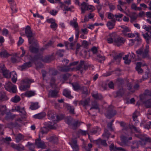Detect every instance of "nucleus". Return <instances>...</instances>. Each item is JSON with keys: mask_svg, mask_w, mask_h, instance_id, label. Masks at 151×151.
Returning <instances> with one entry per match:
<instances>
[{"mask_svg": "<svg viewBox=\"0 0 151 151\" xmlns=\"http://www.w3.org/2000/svg\"><path fill=\"white\" fill-rule=\"evenodd\" d=\"M34 82L32 79L26 78L22 80L21 82L20 86L19 88L21 90L25 91L27 88L30 87V84L31 83Z\"/></svg>", "mask_w": 151, "mask_h": 151, "instance_id": "1", "label": "nucleus"}, {"mask_svg": "<svg viewBox=\"0 0 151 151\" xmlns=\"http://www.w3.org/2000/svg\"><path fill=\"white\" fill-rule=\"evenodd\" d=\"M4 87L6 90L12 93H16L17 91V87L15 85L13 84L10 82L6 83Z\"/></svg>", "mask_w": 151, "mask_h": 151, "instance_id": "2", "label": "nucleus"}, {"mask_svg": "<svg viewBox=\"0 0 151 151\" xmlns=\"http://www.w3.org/2000/svg\"><path fill=\"white\" fill-rule=\"evenodd\" d=\"M116 114V111L113 106H110L108 108L107 113L106 114V116L108 118L111 119Z\"/></svg>", "mask_w": 151, "mask_h": 151, "instance_id": "3", "label": "nucleus"}, {"mask_svg": "<svg viewBox=\"0 0 151 151\" xmlns=\"http://www.w3.org/2000/svg\"><path fill=\"white\" fill-rule=\"evenodd\" d=\"M88 66L87 64L85 63V62L83 60H81L79 64L77 66L76 69L77 70H80L81 73H83V70H87L88 68Z\"/></svg>", "mask_w": 151, "mask_h": 151, "instance_id": "4", "label": "nucleus"}, {"mask_svg": "<svg viewBox=\"0 0 151 151\" xmlns=\"http://www.w3.org/2000/svg\"><path fill=\"white\" fill-rule=\"evenodd\" d=\"M34 56H37V59L34 62V63L36 66V69H38L40 68H42L43 65L41 63L37 62L39 61L42 60L43 57L42 54H38L35 55Z\"/></svg>", "mask_w": 151, "mask_h": 151, "instance_id": "5", "label": "nucleus"}, {"mask_svg": "<svg viewBox=\"0 0 151 151\" xmlns=\"http://www.w3.org/2000/svg\"><path fill=\"white\" fill-rule=\"evenodd\" d=\"M37 57V56H34L33 57L31 55L29 56L28 59L29 61V62L24 63L26 65V67L27 68L32 66V63H34V62H35L38 59Z\"/></svg>", "mask_w": 151, "mask_h": 151, "instance_id": "6", "label": "nucleus"}, {"mask_svg": "<svg viewBox=\"0 0 151 151\" xmlns=\"http://www.w3.org/2000/svg\"><path fill=\"white\" fill-rule=\"evenodd\" d=\"M126 40L122 37H119L115 38L114 40V44L117 46H120L123 44Z\"/></svg>", "mask_w": 151, "mask_h": 151, "instance_id": "7", "label": "nucleus"}, {"mask_svg": "<svg viewBox=\"0 0 151 151\" xmlns=\"http://www.w3.org/2000/svg\"><path fill=\"white\" fill-rule=\"evenodd\" d=\"M144 53L145 51L143 49V48L142 47L140 48L139 49L137 50L136 52V53L137 54V55L138 56H142V58H150V57L149 55H147L146 56H144Z\"/></svg>", "mask_w": 151, "mask_h": 151, "instance_id": "8", "label": "nucleus"}, {"mask_svg": "<svg viewBox=\"0 0 151 151\" xmlns=\"http://www.w3.org/2000/svg\"><path fill=\"white\" fill-rule=\"evenodd\" d=\"M25 35L28 38V39L33 36V34L31 29L30 27L29 26H26L25 29Z\"/></svg>", "mask_w": 151, "mask_h": 151, "instance_id": "9", "label": "nucleus"}, {"mask_svg": "<svg viewBox=\"0 0 151 151\" xmlns=\"http://www.w3.org/2000/svg\"><path fill=\"white\" fill-rule=\"evenodd\" d=\"M46 127L50 129H55L57 126V124L55 122H46L45 123Z\"/></svg>", "mask_w": 151, "mask_h": 151, "instance_id": "10", "label": "nucleus"}, {"mask_svg": "<svg viewBox=\"0 0 151 151\" xmlns=\"http://www.w3.org/2000/svg\"><path fill=\"white\" fill-rule=\"evenodd\" d=\"M139 142L141 145H145L148 143L151 142V139L149 137H146L144 135L141 140L139 141Z\"/></svg>", "mask_w": 151, "mask_h": 151, "instance_id": "11", "label": "nucleus"}, {"mask_svg": "<svg viewBox=\"0 0 151 151\" xmlns=\"http://www.w3.org/2000/svg\"><path fill=\"white\" fill-rule=\"evenodd\" d=\"M95 143L96 144L99 146L102 145L104 146H107L108 145L106 142V141L105 140H103L100 138L95 140Z\"/></svg>", "mask_w": 151, "mask_h": 151, "instance_id": "12", "label": "nucleus"}, {"mask_svg": "<svg viewBox=\"0 0 151 151\" xmlns=\"http://www.w3.org/2000/svg\"><path fill=\"white\" fill-rule=\"evenodd\" d=\"M11 147L19 151L23 150H24V147L21 144H12L11 145Z\"/></svg>", "mask_w": 151, "mask_h": 151, "instance_id": "13", "label": "nucleus"}, {"mask_svg": "<svg viewBox=\"0 0 151 151\" xmlns=\"http://www.w3.org/2000/svg\"><path fill=\"white\" fill-rule=\"evenodd\" d=\"M58 70L63 72H68L70 71V68L69 65L67 66L65 65L63 66H59L58 67Z\"/></svg>", "mask_w": 151, "mask_h": 151, "instance_id": "14", "label": "nucleus"}, {"mask_svg": "<svg viewBox=\"0 0 151 151\" xmlns=\"http://www.w3.org/2000/svg\"><path fill=\"white\" fill-rule=\"evenodd\" d=\"M58 91L56 90L50 91H49L48 97H49L56 98L58 96Z\"/></svg>", "mask_w": 151, "mask_h": 151, "instance_id": "15", "label": "nucleus"}, {"mask_svg": "<svg viewBox=\"0 0 151 151\" xmlns=\"http://www.w3.org/2000/svg\"><path fill=\"white\" fill-rule=\"evenodd\" d=\"M125 92V89H124L123 88H122L116 91V95L115 96V97L116 98L117 97H121L124 94Z\"/></svg>", "mask_w": 151, "mask_h": 151, "instance_id": "16", "label": "nucleus"}, {"mask_svg": "<svg viewBox=\"0 0 151 151\" xmlns=\"http://www.w3.org/2000/svg\"><path fill=\"white\" fill-rule=\"evenodd\" d=\"M39 47L38 45L37 46L30 45L29 47V49L30 52L33 53H37L39 51Z\"/></svg>", "mask_w": 151, "mask_h": 151, "instance_id": "17", "label": "nucleus"}, {"mask_svg": "<svg viewBox=\"0 0 151 151\" xmlns=\"http://www.w3.org/2000/svg\"><path fill=\"white\" fill-rule=\"evenodd\" d=\"M28 42L29 44H31V45H33V46H37L38 45L37 40L32 37L28 39Z\"/></svg>", "mask_w": 151, "mask_h": 151, "instance_id": "18", "label": "nucleus"}, {"mask_svg": "<svg viewBox=\"0 0 151 151\" xmlns=\"http://www.w3.org/2000/svg\"><path fill=\"white\" fill-rule=\"evenodd\" d=\"M65 107L70 114H75L74 112L75 108L73 106H70L68 104H66L65 105Z\"/></svg>", "mask_w": 151, "mask_h": 151, "instance_id": "19", "label": "nucleus"}, {"mask_svg": "<svg viewBox=\"0 0 151 151\" xmlns=\"http://www.w3.org/2000/svg\"><path fill=\"white\" fill-rule=\"evenodd\" d=\"M8 98L6 94L5 93L2 91H0V101H4L7 100Z\"/></svg>", "mask_w": 151, "mask_h": 151, "instance_id": "20", "label": "nucleus"}, {"mask_svg": "<svg viewBox=\"0 0 151 151\" xmlns=\"http://www.w3.org/2000/svg\"><path fill=\"white\" fill-rule=\"evenodd\" d=\"M90 98H88L83 100H82L79 101V104L82 105L83 106H87L90 103Z\"/></svg>", "mask_w": 151, "mask_h": 151, "instance_id": "21", "label": "nucleus"}, {"mask_svg": "<svg viewBox=\"0 0 151 151\" xmlns=\"http://www.w3.org/2000/svg\"><path fill=\"white\" fill-rule=\"evenodd\" d=\"M35 144L38 148L45 149L46 147V145H45L44 142L43 141H35Z\"/></svg>", "mask_w": 151, "mask_h": 151, "instance_id": "22", "label": "nucleus"}, {"mask_svg": "<svg viewBox=\"0 0 151 151\" xmlns=\"http://www.w3.org/2000/svg\"><path fill=\"white\" fill-rule=\"evenodd\" d=\"M142 63L141 62L137 63L135 67L136 70L138 72V74H141L143 72V70L141 68Z\"/></svg>", "mask_w": 151, "mask_h": 151, "instance_id": "23", "label": "nucleus"}, {"mask_svg": "<svg viewBox=\"0 0 151 151\" xmlns=\"http://www.w3.org/2000/svg\"><path fill=\"white\" fill-rule=\"evenodd\" d=\"M88 5L87 3L85 2H83L81 4V13H84L86 9L87 8Z\"/></svg>", "mask_w": 151, "mask_h": 151, "instance_id": "24", "label": "nucleus"}, {"mask_svg": "<svg viewBox=\"0 0 151 151\" xmlns=\"http://www.w3.org/2000/svg\"><path fill=\"white\" fill-rule=\"evenodd\" d=\"M71 91L67 89H65L63 91V94L66 97L70 99L73 98V97L71 95Z\"/></svg>", "mask_w": 151, "mask_h": 151, "instance_id": "25", "label": "nucleus"}, {"mask_svg": "<svg viewBox=\"0 0 151 151\" xmlns=\"http://www.w3.org/2000/svg\"><path fill=\"white\" fill-rule=\"evenodd\" d=\"M45 116V114L44 112H42L34 115L33 117L35 119H41L44 117Z\"/></svg>", "mask_w": 151, "mask_h": 151, "instance_id": "26", "label": "nucleus"}, {"mask_svg": "<svg viewBox=\"0 0 151 151\" xmlns=\"http://www.w3.org/2000/svg\"><path fill=\"white\" fill-rule=\"evenodd\" d=\"M123 54L122 53H119V55H114V58L116 61L117 62V64H119Z\"/></svg>", "mask_w": 151, "mask_h": 151, "instance_id": "27", "label": "nucleus"}, {"mask_svg": "<svg viewBox=\"0 0 151 151\" xmlns=\"http://www.w3.org/2000/svg\"><path fill=\"white\" fill-rule=\"evenodd\" d=\"M11 77L12 82L14 83H16L17 80V75L15 71L11 72Z\"/></svg>", "mask_w": 151, "mask_h": 151, "instance_id": "28", "label": "nucleus"}, {"mask_svg": "<svg viewBox=\"0 0 151 151\" xmlns=\"http://www.w3.org/2000/svg\"><path fill=\"white\" fill-rule=\"evenodd\" d=\"M74 90L75 91H77L80 88L81 86L78 82H76L71 83Z\"/></svg>", "mask_w": 151, "mask_h": 151, "instance_id": "29", "label": "nucleus"}, {"mask_svg": "<svg viewBox=\"0 0 151 151\" xmlns=\"http://www.w3.org/2000/svg\"><path fill=\"white\" fill-rule=\"evenodd\" d=\"M49 140L51 143L57 144L58 142V138L56 136H53L50 137Z\"/></svg>", "mask_w": 151, "mask_h": 151, "instance_id": "30", "label": "nucleus"}, {"mask_svg": "<svg viewBox=\"0 0 151 151\" xmlns=\"http://www.w3.org/2000/svg\"><path fill=\"white\" fill-rule=\"evenodd\" d=\"M6 107L5 105L0 106V114L2 115L6 113Z\"/></svg>", "mask_w": 151, "mask_h": 151, "instance_id": "31", "label": "nucleus"}, {"mask_svg": "<svg viewBox=\"0 0 151 151\" xmlns=\"http://www.w3.org/2000/svg\"><path fill=\"white\" fill-rule=\"evenodd\" d=\"M96 59L98 62L101 63H103L105 59L104 56H102L101 55H97Z\"/></svg>", "mask_w": 151, "mask_h": 151, "instance_id": "32", "label": "nucleus"}, {"mask_svg": "<svg viewBox=\"0 0 151 151\" xmlns=\"http://www.w3.org/2000/svg\"><path fill=\"white\" fill-rule=\"evenodd\" d=\"M81 124L80 122L78 120L74 122L73 123L71 124L72 128L74 130H76L77 129V127L80 126Z\"/></svg>", "mask_w": 151, "mask_h": 151, "instance_id": "33", "label": "nucleus"}, {"mask_svg": "<svg viewBox=\"0 0 151 151\" xmlns=\"http://www.w3.org/2000/svg\"><path fill=\"white\" fill-rule=\"evenodd\" d=\"M24 138V136L21 134H18L15 137V139L17 142L18 143L20 142L21 140Z\"/></svg>", "mask_w": 151, "mask_h": 151, "instance_id": "34", "label": "nucleus"}, {"mask_svg": "<svg viewBox=\"0 0 151 151\" xmlns=\"http://www.w3.org/2000/svg\"><path fill=\"white\" fill-rule=\"evenodd\" d=\"M4 76L7 78H10L11 77V72H10L9 70L6 69L2 72Z\"/></svg>", "mask_w": 151, "mask_h": 151, "instance_id": "35", "label": "nucleus"}, {"mask_svg": "<svg viewBox=\"0 0 151 151\" xmlns=\"http://www.w3.org/2000/svg\"><path fill=\"white\" fill-rule=\"evenodd\" d=\"M55 113L54 112H53L52 111H49L48 114L49 119H55Z\"/></svg>", "mask_w": 151, "mask_h": 151, "instance_id": "36", "label": "nucleus"}, {"mask_svg": "<svg viewBox=\"0 0 151 151\" xmlns=\"http://www.w3.org/2000/svg\"><path fill=\"white\" fill-rule=\"evenodd\" d=\"M101 131V129L98 127L93 128L90 131V134L91 135L95 134L97 133L98 132Z\"/></svg>", "mask_w": 151, "mask_h": 151, "instance_id": "37", "label": "nucleus"}, {"mask_svg": "<svg viewBox=\"0 0 151 151\" xmlns=\"http://www.w3.org/2000/svg\"><path fill=\"white\" fill-rule=\"evenodd\" d=\"M110 134H111L109 132L108 130L105 128L104 130V133L102 134V136L103 137H105L107 139H108L109 138V136Z\"/></svg>", "mask_w": 151, "mask_h": 151, "instance_id": "38", "label": "nucleus"}, {"mask_svg": "<svg viewBox=\"0 0 151 151\" xmlns=\"http://www.w3.org/2000/svg\"><path fill=\"white\" fill-rule=\"evenodd\" d=\"M135 14L136 13L134 12L132 14H130L128 15H127L130 18V22L132 23L137 18V17L135 16Z\"/></svg>", "mask_w": 151, "mask_h": 151, "instance_id": "39", "label": "nucleus"}, {"mask_svg": "<svg viewBox=\"0 0 151 151\" xmlns=\"http://www.w3.org/2000/svg\"><path fill=\"white\" fill-rule=\"evenodd\" d=\"M20 97L16 95L12 97L11 99V101L14 103H17L20 100Z\"/></svg>", "mask_w": 151, "mask_h": 151, "instance_id": "40", "label": "nucleus"}, {"mask_svg": "<svg viewBox=\"0 0 151 151\" xmlns=\"http://www.w3.org/2000/svg\"><path fill=\"white\" fill-rule=\"evenodd\" d=\"M128 55H125L124 57L123 58V59L124 60V63L125 64L129 65L131 62V60L128 59Z\"/></svg>", "mask_w": 151, "mask_h": 151, "instance_id": "41", "label": "nucleus"}, {"mask_svg": "<svg viewBox=\"0 0 151 151\" xmlns=\"http://www.w3.org/2000/svg\"><path fill=\"white\" fill-rule=\"evenodd\" d=\"M92 109H98L99 111V104L96 102H93L92 104V106L90 110Z\"/></svg>", "mask_w": 151, "mask_h": 151, "instance_id": "42", "label": "nucleus"}, {"mask_svg": "<svg viewBox=\"0 0 151 151\" xmlns=\"http://www.w3.org/2000/svg\"><path fill=\"white\" fill-rule=\"evenodd\" d=\"M35 95V92L31 91H27L24 94V95L28 97H30Z\"/></svg>", "mask_w": 151, "mask_h": 151, "instance_id": "43", "label": "nucleus"}, {"mask_svg": "<svg viewBox=\"0 0 151 151\" xmlns=\"http://www.w3.org/2000/svg\"><path fill=\"white\" fill-rule=\"evenodd\" d=\"M39 107L37 103L32 104L30 107V109L31 110H34L37 109Z\"/></svg>", "mask_w": 151, "mask_h": 151, "instance_id": "44", "label": "nucleus"}, {"mask_svg": "<svg viewBox=\"0 0 151 151\" xmlns=\"http://www.w3.org/2000/svg\"><path fill=\"white\" fill-rule=\"evenodd\" d=\"M115 24L112 23L111 21H109L107 24V26L108 27L109 29H111L114 27Z\"/></svg>", "mask_w": 151, "mask_h": 151, "instance_id": "45", "label": "nucleus"}, {"mask_svg": "<svg viewBox=\"0 0 151 151\" xmlns=\"http://www.w3.org/2000/svg\"><path fill=\"white\" fill-rule=\"evenodd\" d=\"M48 131V128L46 127L42 128L40 129V132L42 134H47Z\"/></svg>", "mask_w": 151, "mask_h": 151, "instance_id": "46", "label": "nucleus"}, {"mask_svg": "<svg viewBox=\"0 0 151 151\" xmlns=\"http://www.w3.org/2000/svg\"><path fill=\"white\" fill-rule=\"evenodd\" d=\"M79 90H81L82 92V93L84 94H86L87 93L88 89L86 87L84 86L80 87V88Z\"/></svg>", "mask_w": 151, "mask_h": 151, "instance_id": "47", "label": "nucleus"}, {"mask_svg": "<svg viewBox=\"0 0 151 151\" xmlns=\"http://www.w3.org/2000/svg\"><path fill=\"white\" fill-rule=\"evenodd\" d=\"M0 55L3 58H7L10 56V55L6 51H4L1 52Z\"/></svg>", "mask_w": 151, "mask_h": 151, "instance_id": "48", "label": "nucleus"}, {"mask_svg": "<svg viewBox=\"0 0 151 151\" xmlns=\"http://www.w3.org/2000/svg\"><path fill=\"white\" fill-rule=\"evenodd\" d=\"M127 55H128L130 59L131 60H134L135 58L136 55L134 53L132 52H129Z\"/></svg>", "mask_w": 151, "mask_h": 151, "instance_id": "49", "label": "nucleus"}, {"mask_svg": "<svg viewBox=\"0 0 151 151\" xmlns=\"http://www.w3.org/2000/svg\"><path fill=\"white\" fill-rule=\"evenodd\" d=\"M145 105L147 108H151V99L146 101L145 102Z\"/></svg>", "mask_w": 151, "mask_h": 151, "instance_id": "50", "label": "nucleus"}, {"mask_svg": "<svg viewBox=\"0 0 151 151\" xmlns=\"http://www.w3.org/2000/svg\"><path fill=\"white\" fill-rule=\"evenodd\" d=\"M142 35L145 39L146 40L147 43H148L149 42V40L150 39V37L148 33L146 32L145 34H143Z\"/></svg>", "mask_w": 151, "mask_h": 151, "instance_id": "51", "label": "nucleus"}, {"mask_svg": "<svg viewBox=\"0 0 151 151\" xmlns=\"http://www.w3.org/2000/svg\"><path fill=\"white\" fill-rule=\"evenodd\" d=\"M149 46L148 44L146 45V48L144 50L145 53L144 55V56H146L147 55H149L148 54V52L149 51Z\"/></svg>", "mask_w": 151, "mask_h": 151, "instance_id": "52", "label": "nucleus"}, {"mask_svg": "<svg viewBox=\"0 0 151 151\" xmlns=\"http://www.w3.org/2000/svg\"><path fill=\"white\" fill-rule=\"evenodd\" d=\"M132 144L131 145V147L132 149H135L138 147V144L134 141H133L132 142Z\"/></svg>", "mask_w": 151, "mask_h": 151, "instance_id": "53", "label": "nucleus"}, {"mask_svg": "<svg viewBox=\"0 0 151 151\" xmlns=\"http://www.w3.org/2000/svg\"><path fill=\"white\" fill-rule=\"evenodd\" d=\"M151 76V75L148 72H145V74L142 76L143 80L149 78Z\"/></svg>", "mask_w": 151, "mask_h": 151, "instance_id": "54", "label": "nucleus"}, {"mask_svg": "<svg viewBox=\"0 0 151 151\" xmlns=\"http://www.w3.org/2000/svg\"><path fill=\"white\" fill-rule=\"evenodd\" d=\"M95 9V7L92 5H88L87 6V8L86 9V10H90L91 12L93 11Z\"/></svg>", "mask_w": 151, "mask_h": 151, "instance_id": "55", "label": "nucleus"}, {"mask_svg": "<svg viewBox=\"0 0 151 151\" xmlns=\"http://www.w3.org/2000/svg\"><path fill=\"white\" fill-rule=\"evenodd\" d=\"M69 143L71 146L78 144H77V140L76 138L72 139L71 142Z\"/></svg>", "mask_w": 151, "mask_h": 151, "instance_id": "56", "label": "nucleus"}, {"mask_svg": "<svg viewBox=\"0 0 151 151\" xmlns=\"http://www.w3.org/2000/svg\"><path fill=\"white\" fill-rule=\"evenodd\" d=\"M107 3L108 4L110 11H112L115 9V6L112 4H110L109 2H107Z\"/></svg>", "mask_w": 151, "mask_h": 151, "instance_id": "57", "label": "nucleus"}, {"mask_svg": "<svg viewBox=\"0 0 151 151\" xmlns=\"http://www.w3.org/2000/svg\"><path fill=\"white\" fill-rule=\"evenodd\" d=\"M136 35L137 37H138L139 34L138 33H136L135 34H132V33H129L127 34V36L129 37L132 38L135 36Z\"/></svg>", "mask_w": 151, "mask_h": 151, "instance_id": "58", "label": "nucleus"}, {"mask_svg": "<svg viewBox=\"0 0 151 151\" xmlns=\"http://www.w3.org/2000/svg\"><path fill=\"white\" fill-rule=\"evenodd\" d=\"M143 27L146 31L150 32L151 34V26L147 27L146 25H144L143 26Z\"/></svg>", "mask_w": 151, "mask_h": 151, "instance_id": "59", "label": "nucleus"}, {"mask_svg": "<svg viewBox=\"0 0 151 151\" xmlns=\"http://www.w3.org/2000/svg\"><path fill=\"white\" fill-rule=\"evenodd\" d=\"M79 133L81 134L82 136H86L87 134H88V131H84L81 129H79L78 131Z\"/></svg>", "mask_w": 151, "mask_h": 151, "instance_id": "60", "label": "nucleus"}, {"mask_svg": "<svg viewBox=\"0 0 151 151\" xmlns=\"http://www.w3.org/2000/svg\"><path fill=\"white\" fill-rule=\"evenodd\" d=\"M71 146L73 149V151H78L79 148L78 144L71 145Z\"/></svg>", "mask_w": 151, "mask_h": 151, "instance_id": "61", "label": "nucleus"}, {"mask_svg": "<svg viewBox=\"0 0 151 151\" xmlns=\"http://www.w3.org/2000/svg\"><path fill=\"white\" fill-rule=\"evenodd\" d=\"M138 111H135L133 114L132 118L134 121H135L136 119L137 118L138 115L137 114H138Z\"/></svg>", "mask_w": 151, "mask_h": 151, "instance_id": "62", "label": "nucleus"}, {"mask_svg": "<svg viewBox=\"0 0 151 151\" xmlns=\"http://www.w3.org/2000/svg\"><path fill=\"white\" fill-rule=\"evenodd\" d=\"M6 69L5 67V65L3 64H0V72L2 73Z\"/></svg>", "mask_w": 151, "mask_h": 151, "instance_id": "63", "label": "nucleus"}, {"mask_svg": "<svg viewBox=\"0 0 151 151\" xmlns=\"http://www.w3.org/2000/svg\"><path fill=\"white\" fill-rule=\"evenodd\" d=\"M42 58H43V57ZM41 60L42 61L45 63H48L50 62L51 61L50 58L49 57H46L44 59H43V58H42V59Z\"/></svg>", "mask_w": 151, "mask_h": 151, "instance_id": "64", "label": "nucleus"}]
</instances>
